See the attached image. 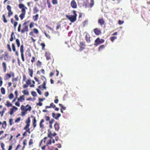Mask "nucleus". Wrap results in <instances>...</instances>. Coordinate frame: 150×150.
Wrapping results in <instances>:
<instances>
[{
    "label": "nucleus",
    "mask_w": 150,
    "mask_h": 150,
    "mask_svg": "<svg viewBox=\"0 0 150 150\" xmlns=\"http://www.w3.org/2000/svg\"><path fill=\"white\" fill-rule=\"evenodd\" d=\"M14 34V32H12L11 33V38L10 39V41L11 42H12L13 41V35Z\"/></svg>",
    "instance_id": "nucleus-41"
},
{
    "label": "nucleus",
    "mask_w": 150,
    "mask_h": 150,
    "mask_svg": "<svg viewBox=\"0 0 150 150\" xmlns=\"http://www.w3.org/2000/svg\"><path fill=\"white\" fill-rule=\"evenodd\" d=\"M33 139H30L28 143L29 145L30 146H33L31 145L33 144Z\"/></svg>",
    "instance_id": "nucleus-34"
},
{
    "label": "nucleus",
    "mask_w": 150,
    "mask_h": 150,
    "mask_svg": "<svg viewBox=\"0 0 150 150\" xmlns=\"http://www.w3.org/2000/svg\"><path fill=\"white\" fill-rule=\"evenodd\" d=\"M11 22L12 24H13L14 27L15 29H16L18 25V23L16 21H14L13 18H11Z\"/></svg>",
    "instance_id": "nucleus-15"
},
{
    "label": "nucleus",
    "mask_w": 150,
    "mask_h": 150,
    "mask_svg": "<svg viewBox=\"0 0 150 150\" xmlns=\"http://www.w3.org/2000/svg\"><path fill=\"white\" fill-rule=\"evenodd\" d=\"M14 124L13 120L12 118H10L9 120V124L10 126H11Z\"/></svg>",
    "instance_id": "nucleus-38"
},
{
    "label": "nucleus",
    "mask_w": 150,
    "mask_h": 150,
    "mask_svg": "<svg viewBox=\"0 0 150 150\" xmlns=\"http://www.w3.org/2000/svg\"><path fill=\"white\" fill-rule=\"evenodd\" d=\"M73 15H66V17L67 18L71 23L75 22L76 20L77 15L75 10L72 11Z\"/></svg>",
    "instance_id": "nucleus-2"
},
{
    "label": "nucleus",
    "mask_w": 150,
    "mask_h": 150,
    "mask_svg": "<svg viewBox=\"0 0 150 150\" xmlns=\"http://www.w3.org/2000/svg\"><path fill=\"white\" fill-rule=\"evenodd\" d=\"M85 40L88 43H90L91 42V37L89 34L87 33L85 36Z\"/></svg>",
    "instance_id": "nucleus-9"
},
{
    "label": "nucleus",
    "mask_w": 150,
    "mask_h": 150,
    "mask_svg": "<svg viewBox=\"0 0 150 150\" xmlns=\"http://www.w3.org/2000/svg\"><path fill=\"white\" fill-rule=\"evenodd\" d=\"M1 91L2 94L4 95L5 93V90L4 87H1Z\"/></svg>",
    "instance_id": "nucleus-33"
},
{
    "label": "nucleus",
    "mask_w": 150,
    "mask_h": 150,
    "mask_svg": "<svg viewBox=\"0 0 150 150\" xmlns=\"http://www.w3.org/2000/svg\"><path fill=\"white\" fill-rule=\"evenodd\" d=\"M105 47V46L104 45H102L100 46L98 48V50L101 51L103 49H104Z\"/></svg>",
    "instance_id": "nucleus-32"
},
{
    "label": "nucleus",
    "mask_w": 150,
    "mask_h": 150,
    "mask_svg": "<svg viewBox=\"0 0 150 150\" xmlns=\"http://www.w3.org/2000/svg\"><path fill=\"white\" fill-rule=\"evenodd\" d=\"M23 82H24L26 80V77L25 74H24L23 75Z\"/></svg>",
    "instance_id": "nucleus-57"
},
{
    "label": "nucleus",
    "mask_w": 150,
    "mask_h": 150,
    "mask_svg": "<svg viewBox=\"0 0 150 150\" xmlns=\"http://www.w3.org/2000/svg\"><path fill=\"white\" fill-rule=\"evenodd\" d=\"M117 39V37L116 36H113L110 38V40L112 42H113Z\"/></svg>",
    "instance_id": "nucleus-36"
},
{
    "label": "nucleus",
    "mask_w": 150,
    "mask_h": 150,
    "mask_svg": "<svg viewBox=\"0 0 150 150\" xmlns=\"http://www.w3.org/2000/svg\"><path fill=\"white\" fill-rule=\"evenodd\" d=\"M34 23L33 22H31L29 25V27L30 28H32L34 26Z\"/></svg>",
    "instance_id": "nucleus-55"
},
{
    "label": "nucleus",
    "mask_w": 150,
    "mask_h": 150,
    "mask_svg": "<svg viewBox=\"0 0 150 150\" xmlns=\"http://www.w3.org/2000/svg\"><path fill=\"white\" fill-rule=\"evenodd\" d=\"M41 79L44 81H47V79L44 76H41Z\"/></svg>",
    "instance_id": "nucleus-51"
},
{
    "label": "nucleus",
    "mask_w": 150,
    "mask_h": 150,
    "mask_svg": "<svg viewBox=\"0 0 150 150\" xmlns=\"http://www.w3.org/2000/svg\"><path fill=\"white\" fill-rule=\"evenodd\" d=\"M70 4L71 7L72 8H77V5L74 0H73L71 1Z\"/></svg>",
    "instance_id": "nucleus-10"
},
{
    "label": "nucleus",
    "mask_w": 150,
    "mask_h": 150,
    "mask_svg": "<svg viewBox=\"0 0 150 150\" xmlns=\"http://www.w3.org/2000/svg\"><path fill=\"white\" fill-rule=\"evenodd\" d=\"M14 74L13 72L12 71L10 72V74L7 73L5 75L4 77V80L5 81H6L11 78V76L12 77L14 76Z\"/></svg>",
    "instance_id": "nucleus-5"
},
{
    "label": "nucleus",
    "mask_w": 150,
    "mask_h": 150,
    "mask_svg": "<svg viewBox=\"0 0 150 150\" xmlns=\"http://www.w3.org/2000/svg\"><path fill=\"white\" fill-rule=\"evenodd\" d=\"M6 8L8 11H11V7L10 5H7Z\"/></svg>",
    "instance_id": "nucleus-58"
},
{
    "label": "nucleus",
    "mask_w": 150,
    "mask_h": 150,
    "mask_svg": "<svg viewBox=\"0 0 150 150\" xmlns=\"http://www.w3.org/2000/svg\"><path fill=\"white\" fill-rule=\"evenodd\" d=\"M5 105L7 107L12 106V104L10 103L9 101H7Z\"/></svg>",
    "instance_id": "nucleus-25"
},
{
    "label": "nucleus",
    "mask_w": 150,
    "mask_h": 150,
    "mask_svg": "<svg viewBox=\"0 0 150 150\" xmlns=\"http://www.w3.org/2000/svg\"><path fill=\"white\" fill-rule=\"evenodd\" d=\"M54 127L55 130L58 131L59 130L60 127L59 124L57 122H56L55 123Z\"/></svg>",
    "instance_id": "nucleus-17"
},
{
    "label": "nucleus",
    "mask_w": 150,
    "mask_h": 150,
    "mask_svg": "<svg viewBox=\"0 0 150 150\" xmlns=\"http://www.w3.org/2000/svg\"><path fill=\"white\" fill-rule=\"evenodd\" d=\"M6 108H4L1 111H0V115L1 114V116L2 117L3 115L4 114L6 110Z\"/></svg>",
    "instance_id": "nucleus-29"
},
{
    "label": "nucleus",
    "mask_w": 150,
    "mask_h": 150,
    "mask_svg": "<svg viewBox=\"0 0 150 150\" xmlns=\"http://www.w3.org/2000/svg\"><path fill=\"white\" fill-rule=\"evenodd\" d=\"M35 58L34 57H33L32 58V59L31 60V62L33 63L35 61Z\"/></svg>",
    "instance_id": "nucleus-61"
},
{
    "label": "nucleus",
    "mask_w": 150,
    "mask_h": 150,
    "mask_svg": "<svg viewBox=\"0 0 150 150\" xmlns=\"http://www.w3.org/2000/svg\"><path fill=\"white\" fill-rule=\"evenodd\" d=\"M9 113L10 115H13L14 113V110L12 109L11 108Z\"/></svg>",
    "instance_id": "nucleus-62"
},
{
    "label": "nucleus",
    "mask_w": 150,
    "mask_h": 150,
    "mask_svg": "<svg viewBox=\"0 0 150 150\" xmlns=\"http://www.w3.org/2000/svg\"><path fill=\"white\" fill-rule=\"evenodd\" d=\"M52 2L53 5H56L58 4V0H52Z\"/></svg>",
    "instance_id": "nucleus-42"
},
{
    "label": "nucleus",
    "mask_w": 150,
    "mask_h": 150,
    "mask_svg": "<svg viewBox=\"0 0 150 150\" xmlns=\"http://www.w3.org/2000/svg\"><path fill=\"white\" fill-rule=\"evenodd\" d=\"M28 73L30 74L31 77H32L33 76V70L32 69H31L30 68L28 69Z\"/></svg>",
    "instance_id": "nucleus-27"
},
{
    "label": "nucleus",
    "mask_w": 150,
    "mask_h": 150,
    "mask_svg": "<svg viewBox=\"0 0 150 150\" xmlns=\"http://www.w3.org/2000/svg\"><path fill=\"white\" fill-rule=\"evenodd\" d=\"M18 7L19 8L21 9V10L23 9L26 10V9H27V8L24 5L22 4H20L18 5Z\"/></svg>",
    "instance_id": "nucleus-18"
},
{
    "label": "nucleus",
    "mask_w": 150,
    "mask_h": 150,
    "mask_svg": "<svg viewBox=\"0 0 150 150\" xmlns=\"http://www.w3.org/2000/svg\"><path fill=\"white\" fill-rule=\"evenodd\" d=\"M33 13H35L39 11L37 7H35L33 8Z\"/></svg>",
    "instance_id": "nucleus-35"
},
{
    "label": "nucleus",
    "mask_w": 150,
    "mask_h": 150,
    "mask_svg": "<svg viewBox=\"0 0 150 150\" xmlns=\"http://www.w3.org/2000/svg\"><path fill=\"white\" fill-rule=\"evenodd\" d=\"M31 117L33 118V125L34 128H35L36 126V120L35 117L32 116H31Z\"/></svg>",
    "instance_id": "nucleus-20"
},
{
    "label": "nucleus",
    "mask_w": 150,
    "mask_h": 150,
    "mask_svg": "<svg viewBox=\"0 0 150 150\" xmlns=\"http://www.w3.org/2000/svg\"><path fill=\"white\" fill-rule=\"evenodd\" d=\"M22 93L25 95H28L29 94V92L28 90H24L22 91Z\"/></svg>",
    "instance_id": "nucleus-43"
},
{
    "label": "nucleus",
    "mask_w": 150,
    "mask_h": 150,
    "mask_svg": "<svg viewBox=\"0 0 150 150\" xmlns=\"http://www.w3.org/2000/svg\"><path fill=\"white\" fill-rule=\"evenodd\" d=\"M2 127L4 129H5L6 128L7 126L6 122V121H4L2 123Z\"/></svg>",
    "instance_id": "nucleus-24"
},
{
    "label": "nucleus",
    "mask_w": 150,
    "mask_h": 150,
    "mask_svg": "<svg viewBox=\"0 0 150 150\" xmlns=\"http://www.w3.org/2000/svg\"><path fill=\"white\" fill-rule=\"evenodd\" d=\"M44 120L43 119H42L41 120L40 123V127L42 129L44 128V127L43 123L44 122Z\"/></svg>",
    "instance_id": "nucleus-22"
},
{
    "label": "nucleus",
    "mask_w": 150,
    "mask_h": 150,
    "mask_svg": "<svg viewBox=\"0 0 150 150\" xmlns=\"http://www.w3.org/2000/svg\"><path fill=\"white\" fill-rule=\"evenodd\" d=\"M26 83L28 85L31 84V79L30 78L28 79V80L26 81Z\"/></svg>",
    "instance_id": "nucleus-52"
},
{
    "label": "nucleus",
    "mask_w": 150,
    "mask_h": 150,
    "mask_svg": "<svg viewBox=\"0 0 150 150\" xmlns=\"http://www.w3.org/2000/svg\"><path fill=\"white\" fill-rule=\"evenodd\" d=\"M40 45L42 47V50H45V45L44 43H42Z\"/></svg>",
    "instance_id": "nucleus-47"
},
{
    "label": "nucleus",
    "mask_w": 150,
    "mask_h": 150,
    "mask_svg": "<svg viewBox=\"0 0 150 150\" xmlns=\"http://www.w3.org/2000/svg\"><path fill=\"white\" fill-rule=\"evenodd\" d=\"M38 14H37L35 16H33V18L34 21H36L38 20Z\"/></svg>",
    "instance_id": "nucleus-31"
},
{
    "label": "nucleus",
    "mask_w": 150,
    "mask_h": 150,
    "mask_svg": "<svg viewBox=\"0 0 150 150\" xmlns=\"http://www.w3.org/2000/svg\"><path fill=\"white\" fill-rule=\"evenodd\" d=\"M27 52H28V56L30 57H31V52H30L29 51H26L25 53V54H26V53Z\"/></svg>",
    "instance_id": "nucleus-54"
},
{
    "label": "nucleus",
    "mask_w": 150,
    "mask_h": 150,
    "mask_svg": "<svg viewBox=\"0 0 150 150\" xmlns=\"http://www.w3.org/2000/svg\"><path fill=\"white\" fill-rule=\"evenodd\" d=\"M29 21H28L24 22L22 25L23 28L22 30L21 29V23L18 25V32H21V33H23L25 32H27L28 31V25L27 24L29 22Z\"/></svg>",
    "instance_id": "nucleus-1"
},
{
    "label": "nucleus",
    "mask_w": 150,
    "mask_h": 150,
    "mask_svg": "<svg viewBox=\"0 0 150 150\" xmlns=\"http://www.w3.org/2000/svg\"><path fill=\"white\" fill-rule=\"evenodd\" d=\"M21 119L20 117H18L17 119L15 120V123H18L20 122Z\"/></svg>",
    "instance_id": "nucleus-60"
},
{
    "label": "nucleus",
    "mask_w": 150,
    "mask_h": 150,
    "mask_svg": "<svg viewBox=\"0 0 150 150\" xmlns=\"http://www.w3.org/2000/svg\"><path fill=\"white\" fill-rule=\"evenodd\" d=\"M54 147L52 146L46 145V148L45 150H53Z\"/></svg>",
    "instance_id": "nucleus-28"
},
{
    "label": "nucleus",
    "mask_w": 150,
    "mask_h": 150,
    "mask_svg": "<svg viewBox=\"0 0 150 150\" xmlns=\"http://www.w3.org/2000/svg\"><path fill=\"white\" fill-rule=\"evenodd\" d=\"M104 41V40L103 39H100V38H97L95 41L94 45L95 46H97L103 43Z\"/></svg>",
    "instance_id": "nucleus-4"
},
{
    "label": "nucleus",
    "mask_w": 150,
    "mask_h": 150,
    "mask_svg": "<svg viewBox=\"0 0 150 150\" xmlns=\"http://www.w3.org/2000/svg\"><path fill=\"white\" fill-rule=\"evenodd\" d=\"M31 94L34 97H35L37 96L36 93L35 91H32Z\"/></svg>",
    "instance_id": "nucleus-63"
},
{
    "label": "nucleus",
    "mask_w": 150,
    "mask_h": 150,
    "mask_svg": "<svg viewBox=\"0 0 150 150\" xmlns=\"http://www.w3.org/2000/svg\"><path fill=\"white\" fill-rule=\"evenodd\" d=\"M9 53L7 52H6L4 53V60L5 61L7 60V58H9Z\"/></svg>",
    "instance_id": "nucleus-23"
},
{
    "label": "nucleus",
    "mask_w": 150,
    "mask_h": 150,
    "mask_svg": "<svg viewBox=\"0 0 150 150\" xmlns=\"http://www.w3.org/2000/svg\"><path fill=\"white\" fill-rule=\"evenodd\" d=\"M2 17L3 18V22L4 23H6L7 22V20L5 18V15L4 14H3V15Z\"/></svg>",
    "instance_id": "nucleus-44"
},
{
    "label": "nucleus",
    "mask_w": 150,
    "mask_h": 150,
    "mask_svg": "<svg viewBox=\"0 0 150 150\" xmlns=\"http://www.w3.org/2000/svg\"><path fill=\"white\" fill-rule=\"evenodd\" d=\"M50 105L51 106V108H55L56 107V105L54 104L53 103H50Z\"/></svg>",
    "instance_id": "nucleus-64"
},
{
    "label": "nucleus",
    "mask_w": 150,
    "mask_h": 150,
    "mask_svg": "<svg viewBox=\"0 0 150 150\" xmlns=\"http://www.w3.org/2000/svg\"><path fill=\"white\" fill-rule=\"evenodd\" d=\"M14 18L16 21H19V19L18 16L17 14H16L14 16Z\"/></svg>",
    "instance_id": "nucleus-56"
},
{
    "label": "nucleus",
    "mask_w": 150,
    "mask_h": 150,
    "mask_svg": "<svg viewBox=\"0 0 150 150\" xmlns=\"http://www.w3.org/2000/svg\"><path fill=\"white\" fill-rule=\"evenodd\" d=\"M47 83V81H44L43 84L41 85L42 86V87L45 89H46V83Z\"/></svg>",
    "instance_id": "nucleus-39"
},
{
    "label": "nucleus",
    "mask_w": 150,
    "mask_h": 150,
    "mask_svg": "<svg viewBox=\"0 0 150 150\" xmlns=\"http://www.w3.org/2000/svg\"><path fill=\"white\" fill-rule=\"evenodd\" d=\"M93 31L94 33L97 35H99L101 33V31L97 28L94 29Z\"/></svg>",
    "instance_id": "nucleus-14"
},
{
    "label": "nucleus",
    "mask_w": 150,
    "mask_h": 150,
    "mask_svg": "<svg viewBox=\"0 0 150 150\" xmlns=\"http://www.w3.org/2000/svg\"><path fill=\"white\" fill-rule=\"evenodd\" d=\"M52 116L56 120H57L61 116V114L59 113L55 114L53 112L52 113Z\"/></svg>",
    "instance_id": "nucleus-12"
},
{
    "label": "nucleus",
    "mask_w": 150,
    "mask_h": 150,
    "mask_svg": "<svg viewBox=\"0 0 150 150\" xmlns=\"http://www.w3.org/2000/svg\"><path fill=\"white\" fill-rule=\"evenodd\" d=\"M42 65V62L39 60H38L36 63V66L38 67H40Z\"/></svg>",
    "instance_id": "nucleus-37"
},
{
    "label": "nucleus",
    "mask_w": 150,
    "mask_h": 150,
    "mask_svg": "<svg viewBox=\"0 0 150 150\" xmlns=\"http://www.w3.org/2000/svg\"><path fill=\"white\" fill-rule=\"evenodd\" d=\"M79 50L80 51H82L85 49V47L86 46V45L84 41L80 42L79 43Z\"/></svg>",
    "instance_id": "nucleus-7"
},
{
    "label": "nucleus",
    "mask_w": 150,
    "mask_h": 150,
    "mask_svg": "<svg viewBox=\"0 0 150 150\" xmlns=\"http://www.w3.org/2000/svg\"><path fill=\"white\" fill-rule=\"evenodd\" d=\"M34 79L36 81L38 82V84H40V82L39 80L37 77H35Z\"/></svg>",
    "instance_id": "nucleus-59"
},
{
    "label": "nucleus",
    "mask_w": 150,
    "mask_h": 150,
    "mask_svg": "<svg viewBox=\"0 0 150 150\" xmlns=\"http://www.w3.org/2000/svg\"><path fill=\"white\" fill-rule=\"evenodd\" d=\"M98 22L101 25H104L105 23V21L103 18H100L98 19Z\"/></svg>",
    "instance_id": "nucleus-16"
},
{
    "label": "nucleus",
    "mask_w": 150,
    "mask_h": 150,
    "mask_svg": "<svg viewBox=\"0 0 150 150\" xmlns=\"http://www.w3.org/2000/svg\"><path fill=\"white\" fill-rule=\"evenodd\" d=\"M47 3L48 5V8H51V5L49 0H47Z\"/></svg>",
    "instance_id": "nucleus-48"
},
{
    "label": "nucleus",
    "mask_w": 150,
    "mask_h": 150,
    "mask_svg": "<svg viewBox=\"0 0 150 150\" xmlns=\"http://www.w3.org/2000/svg\"><path fill=\"white\" fill-rule=\"evenodd\" d=\"M28 107V108H26L25 110L27 112V111H30L31 110V107L29 105H27L25 106V107Z\"/></svg>",
    "instance_id": "nucleus-26"
},
{
    "label": "nucleus",
    "mask_w": 150,
    "mask_h": 150,
    "mask_svg": "<svg viewBox=\"0 0 150 150\" xmlns=\"http://www.w3.org/2000/svg\"><path fill=\"white\" fill-rule=\"evenodd\" d=\"M12 48L13 50V52H16V48L15 44L14 43H12Z\"/></svg>",
    "instance_id": "nucleus-49"
},
{
    "label": "nucleus",
    "mask_w": 150,
    "mask_h": 150,
    "mask_svg": "<svg viewBox=\"0 0 150 150\" xmlns=\"http://www.w3.org/2000/svg\"><path fill=\"white\" fill-rule=\"evenodd\" d=\"M20 51L21 53V57L23 62L25 61L24 55V46L23 45H21L20 48Z\"/></svg>",
    "instance_id": "nucleus-6"
},
{
    "label": "nucleus",
    "mask_w": 150,
    "mask_h": 150,
    "mask_svg": "<svg viewBox=\"0 0 150 150\" xmlns=\"http://www.w3.org/2000/svg\"><path fill=\"white\" fill-rule=\"evenodd\" d=\"M52 134L51 133V132H50L49 133V134H48L47 137H45L44 138V139L41 141V142L43 141L44 142V143H45V140L47 139L48 137H50V139H52Z\"/></svg>",
    "instance_id": "nucleus-13"
},
{
    "label": "nucleus",
    "mask_w": 150,
    "mask_h": 150,
    "mask_svg": "<svg viewBox=\"0 0 150 150\" xmlns=\"http://www.w3.org/2000/svg\"><path fill=\"white\" fill-rule=\"evenodd\" d=\"M2 67L4 69V72H6V64L4 62H3L2 63Z\"/></svg>",
    "instance_id": "nucleus-21"
},
{
    "label": "nucleus",
    "mask_w": 150,
    "mask_h": 150,
    "mask_svg": "<svg viewBox=\"0 0 150 150\" xmlns=\"http://www.w3.org/2000/svg\"><path fill=\"white\" fill-rule=\"evenodd\" d=\"M18 101L21 102H23L25 100V96L24 95H22L20 96L19 98H17Z\"/></svg>",
    "instance_id": "nucleus-19"
},
{
    "label": "nucleus",
    "mask_w": 150,
    "mask_h": 150,
    "mask_svg": "<svg viewBox=\"0 0 150 150\" xmlns=\"http://www.w3.org/2000/svg\"><path fill=\"white\" fill-rule=\"evenodd\" d=\"M16 42L17 45V46L18 47H20V42L19 39L18 38L16 39Z\"/></svg>",
    "instance_id": "nucleus-30"
},
{
    "label": "nucleus",
    "mask_w": 150,
    "mask_h": 150,
    "mask_svg": "<svg viewBox=\"0 0 150 150\" xmlns=\"http://www.w3.org/2000/svg\"><path fill=\"white\" fill-rule=\"evenodd\" d=\"M7 47L8 49V51L10 52H11V48L9 44H7Z\"/></svg>",
    "instance_id": "nucleus-53"
},
{
    "label": "nucleus",
    "mask_w": 150,
    "mask_h": 150,
    "mask_svg": "<svg viewBox=\"0 0 150 150\" xmlns=\"http://www.w3.org/2000/svg\"><path fill=\"white\" fill-rule=\"evenodd\" d=\"M13 14V12L11 11H8V17H10Z\"/></svg>",
    "instance_id": "nucleus-50"
},
{
    "label": "nucleus",
    "mask_w": 150,
    "mask_h": 150,
    "mask_svg": "<svg viewBox=\"0 0 150 150\" xmlns=\"http://www.w3.org/2000/svg\"><path fill=\"white\" fill-rule=\"evenodd\" d=\"M13 95L12 93H11L8 96V97L10 99L13 98Z\"/></svg>",
    "instance_id": "nucleus-46"
},
{
    "label": "nucleus",
    "mask_w": 150,
    "mask_h": 150,
    "mask_svg": "<svg viewBox=\"0 0 150 150\" xmlns=\"http://www.w3.org/2000/svg\"><path fill=\"white\" fill-rule=\"evenodd\" d=\"M21 13L19 15V17L20 18L21 20H22L23 18L25 17V15L26 13V10L23 9L21 10Z\"/></svg>",
    "instance_id": "nucleus-8"
},
{
    "label": "nucleus",
    "mask_w": 150,
    "mask_h": 150,
    "mask_svg": "<svg viewBox=\"0 0 150 150\" xmlns=\"http://www.w3.org/2000/svg\"><path fill=\"white\" fill-rule=\"evenodd\" d=\"M45 56L47 60H49L51 59V54L50 52H46L45 54Z\"/></svg>",
    "instance_id": "nucleus-11"
},
{
    "label": "nucleus",
    "mask_w": 150,
    "mask_h": 150,
    "mask_svg": "<svg viewBox=\"0 0 150 150\" xmlns=\"http://www.w3.org/2000/svg\"><path fill=\"white\" fill-rule=\"evenodd\" d=\"M52 143V139H48L46 144V145L48 146L49 145L51 144Z\"/></svg>",
    "instance_id": "nucleus-40"
},
{
    "label": "nucleus",
    "mask_w": 150,
    "mask_h": 150,
    "mask_svg": "<svg viewBox=\"0 0 150 150\" xmlns=\"http://www.w3.org/2000/svg\"><path fill=\"white\" fill-rule=\"evenodd\" d=\"M33 32L34 33L36 34H38L39 33V31L36 28H34L33 30Z\"/></svg>",
    "instance_id": "nucleus-45"
},
{
    "label": "nucleus",
    "mask_w": 150,
    "mask_h": 150,
    "mask_svg": "<svg viewBox=\"0 0 150 150\" xmlns=\"http://www.w3.org/2000/svg\"><path fill=\"white\" fill-rule=\"evenodd\" d=\"M30 118L29 117L25 121V123L26 125L24 128V129L26 130V132H28L29 134L30 133V129L29 128L30 126Z\"/></svg>",
    "instance_id": "nucleus-3"
}]
</instances>
